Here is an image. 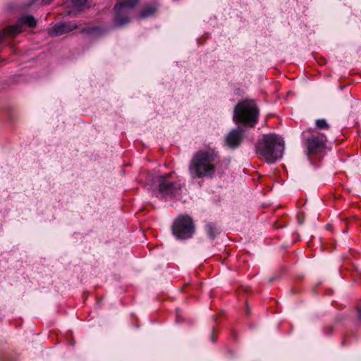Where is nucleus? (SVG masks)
<instances>
[{
    "label": "nucleus",
    "instance_id": "1",
    "mask_svg": "<svg viewBox=\"0 0 361 361\" xmlns=\"http://www.w3.org/2000/svg\"><path fill=\"white\" fill-rule=\"evenodd\" d=\"M219 162L214 149L200 150L192 157L189 164V173L193 178H212Z\"/></svg>",
    "mask_w": 361,
    "mask_h": 361
},
{
    "label": "nucleus",
    "instance_id": "2",
    "mask_svg": "<svg viewBox=\"0 0 361 361\" xmlns=\"http://www.w3.org/2000/svg\"><path fill=\"white\" fill-rule=\"evenodd\" d=\"M284 149L283 139L274 134L263 135L256 146L257 154L268 163H273L282 157Z\"/></svg>",
    "mask_w": 361,
    "mask_h": 361
},
{
    "label": "nucleus",
    "instance_id": "3",
    "mask_svg": "<svg viewBox=\"0 0 361 361\" xmlns=\"http://www.w3.org/2000/svg\"><path fill=\"white\" fill-rule=\"evenodd\" d=\"M259 113V109L254 100L245 99L239 102L235 106L233 121L237 124L252 128L258 121Z\"/></svg>",
    "mask_w": 361,
    "mask_h": 361
},
{
    "label": "nucleus",
    "instance_id": "4",
    "mask_svg": "<svg viewBox=\"0 0 361 361\" xmlns=\"http://www.w3.org/2000/svg\"><path fill=\"white\" fill-rule=\"evenodd\" d=\"M153 186L158 188L157 197L160 195L178 197L180 195V183L171 179V173L156 177L153 181Z\"/></svg>",
    "mask_w": 361,
    "mask_h": 361
},
{
    "label": "nucleus",
    "instance_id": "5",
    "mask_svg": "<svg viewBox=\"0 0 361 361\" xmlns=\"http://www.w3.org/2000/svg\"><path fill=\"white\" fill-rule=\"evenodd\" d=\"M195 232V226L188 216H180L175 219L172 226L173 235L178 240L190 238Z\"/></svg>",
    "mask_w": 361,
    "mask_h": 361
},
{
    "label": "nucleus",
    "instance_id": "6",
    "mask_svg": "<svg viewBox=\"0 0 361 361\" xmlns=\"http://www.w3.org/2000/svg\"><path fill=\"white\" fill-rule=\"evenodd\" d=\"M27 25L30 27H35L37 21L32 16H25L20 18L15 25H11L0 32V42L5 37H14L23 31V25Z\"/></svg>",
    "mask_w": 361,
    "mask_h": 361
},
{
    "label": "nucleus",
    "instance_id": "7",
    "mask_svg": "<svg viewBox=\"0 0 361 361\" xmlns=\"http://www.w3.org/2000/svg\"><path fill=\"white\" fill-rule=\"evenodd\" d=\"M139 0H118V3L114 7L115 22L122 26L129 22L128 9L133 8Z\"/></svg>",
    "mask_w": 361,
    "mask_h": 361
},
{
    "label": "nucleus",
    "instance_id": "8",
    "mask_svg": "<svg viewBox=\"0 0 361 361\" xmlns=\"http://www.w3.org/2000/svg\"><path fill=\"white\" fill-rule=\"evenodd\" d=\"M326 138L324 135H312L307 140V149L310 154L321 152L326 147Z\"/></svg>",
    "mask_w": 361,
    "mask_h": 361
},
{
    "label": "nucleus",
    "instance_id": "9",
    "mask_svg": "<svg viewBox=\"0 0 361 361\" xmlns=\"http://www.w3.org/2000/svg\"><path fill=\"white\" fill-rule=\"evenodd\" d=\"M244 135V131L240 128L233 129L229 132L226 137V143L231 148L238 147Z\"/></svg>",
    "mask_w": 361,
    "mask_h": 361
},
{
    "label": "nucleus",
    "instance_id": "10",
    "mask_svg": "<svg viewBox=\"0 0 361 361\" xmlns=\"http://www.w3.org/2000/svg\"><path fill=\"white\" fill-rule=\"evenodd\" d=\"M78 27V25L75 22L63 23L56 25L53 27L49 34L51 36H59L63 34L69 32Z\"/></svg>",
    "mask_w": 361,
    "mask_h": 361
},
{
    "label": "nucleus",
    "instance_id": "11",
    "mask_svg": "<svg viewBox=\"0 0 361 361\" xmlns=\"http://www.w3.org/2000/svg\"><path fill=\"white\" fill-rule=\"evenodd\" d=\"M157 10V8L155 5H149L147 6L144 9L140 12V17L141 18H147L154 15Z\"/></svg>",
    "mask_w": 361,
    "mask_h": 361
},
{
    "label": "nucleus",
    "instance_id": "12",
    "mask_svg": "<svg viewBox=\"0 0 361 361\" xmlns=\"http://www.w3.org/2000/svg\"><path fill=\"white\" fill-rule=\"evenodd\" d=\"M206 231L211 239H214L216 234L219 233L218 229L212 224H207L206 225Z\"/></svg>",
    "mask_w": 361,
    "mask_h": 361
},
{
    "label": "nucleus",
    "instance_id": "13",
    "mask_svg": "<svg viewBox=\"0 0 361 361\" xmlns=\"http://www.w3.org/2000/svg\"><path fill=\"white\" fill-rule=\"evenodd\" d=\"M87 0H71L73 7L78 10H81L85 6Z\"/></svg>",
    "mask_w": 361,
    "mask_h": 361
},
{
    "label": "nucleus",
    "instance_id": "14",
    "mask_svg": "<svg viewBox=\"0 0 361 361\" xmlns=\"http://www.w3.org/2000/svg\"><path fill=\"white\" fill-rule=\"evenodd\" d=\"M316 127L319 129H329V125L325 119H317L315 122Z\"/></svg>",
    "mask_w": 361,
    "mask_h": 361
},
{
    "label": "nucleus",
    "instance_id": "15",
    "mask_svg": "<svg viewBox=\"0 0 361 361\" xmlns=\"http://www.w3.org/2000/svg\"><path fill=\"white\" fill-rule=\"evenodd\" d=\"M357 318L361 322V308L357 309Z\"/></svg>",
    "mask_w": 361,
    "mask_h": 361
},
{
    "label": "nucleus",
    "instance_id": "16",
    "mask_svg": "<svg viewBox=\"0 0 361 361\" xmlns=\"http://www.w3.org/2000/svg\"><path fill=\"white\" fill-rule=\"evenodd\" d=\"M52 0H43V3L44 4H49Z\"/></svg>",
    "mask_w": 361,
    "mask_h": 361
},
{
    "label": "nucleus",
    "instance_id": "17",
    "mask_svg": "<svg viewBox=\"0 0 361 361\" xmlns=\"http://www.w3.org/2000/svg\"><path fill=\"white\" fill-rule=\"evenodd\" d=\"M212 341L213 342H215V341H216L215 338H214V335H213V334H212Z\"/></svg>",
    "mask_w": 361,
    "mask_h": 361
},
{
    "label": "nucleus",
    "instance_id": "18",
    "mask_svg": "<svg viewBox=\"0 0 361 361\" xmlns=\"http://www.w3.org/2000/svg\"><path fill=\"white\" fill-rule=\"evenodd\" d=\"M298 222H299V224H302V223H303V221H300V218H299V219H298Z\"/></svg>",
    "mask_w": 361,
    "mask_h": 361
},
{
    "label": "nucleus",
    "instance_id": "19",
    "mask_svg": "<svg viewBox=\"0 0 361 361\" xmlns=\"http://www.w3.org/2000/svg\"><path fill=\"white\" fill-rule=\"evenodd\" d=\"M176 315H177V317H179V312L178 311H177Z\"/></svg>",
    "mask_w": 361,
    "mask_h": 361
}]
</instances>
